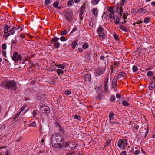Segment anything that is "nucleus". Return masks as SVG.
<instances>
[{"label": "nucleus", "mask_w": 155, "mask_h": 155, "mask_svg": "<svg viewBox=\"0 0 155 155\" xmlns=\"http://www.w3.org/2000/svg\"><path fill=\"white\" fill-rule=\"evenodd\" d=\"M61 134L59 133L54 134L51 137V141L52 143L53 142L54 143L55 142H56L58 143L59 142H60L61 143L58 144V145H69V144H71V143L69 141L66 142L64 144L65 142L64 140H61ZM54 144H55V143H54Z\"/></svg>", "instance_id": "1"}, {"label": "nucleus", "mask_w": 155, "mask_h": 155, "mask_svg": "<svg viewBox=\"0 0 155 155\" xmlns=\"http://www.w3.org/2000/svg\"><path fill=\"white\" fill-rule=\"evenodd\" d=\"M1 86L8 89L14 90L16 88L17 84L14 80H5L1 84Z\"/></svg>", "instance_id": "2"}, {"label": "nucleus", "mask_w": 155, "mask_h": 155, "mask_svg": "<svg viewBox=\"0 0 155 155\" xmlns=\"http://www.w3.org/2000/svg\"><path fill=\"white\" fill-rule=\"evenodd\" d=\"M64 18L69 22H71L73 19V14L71 10H68L64 13Z\"/></svg>", "instance_id": "3"}, {"label": "nucleus", "mask_w": 155, "mask_h": 155, "mask_svg": "<svg viewBox=\"0 0 155 155\" xmlns=\"http://www.w3.org/2000/svg\"><path fill=\"white\" fill-rule=\"evenodd\" d=\"M12 59L17 63L18 61H20L22 59V57L21 55L19 54L18 52L15 51L13 54L12 56Z\"/></svg>", "instance_id": "4"}, {"label": "nucleus", "mask_w": 155, "mask_h": 155, "mask_svg": "<svg viewBox=\"0 0 155 155\" xmlns=\"http://www.w3.org/2000/svg\"><path fill=\"white\" fill-rule=\"evenodd\" d=\"M40 110L41 112L48 115L50 113L49 108L45 105L42 106L40 107Z\"/></svg>", "instance_id": "5"}, {"label": "nucleus", "mask_w": 155, "mask_h": 155, "mask_svg": "<svg viewBox=\"0 0 155 155\" xmlns=\"http://www.w3.org/2000/svg\"><path fill=\"white\" fill-rule=\"evenodd\" d=\"M97 32L99 36L103 38H105L104 30L102 27L99 26L98 28Z\"/></svg>", "instance_id": "6"}, {"label": "nucleus", "mask_w": 155, "mask_h": 155, "mask_svg": "<svg viewBox=\"0 0 155 155\" xmlns=\"http://www.w3.org/2000/svg\"><path fill=\"white\" fill-rule=\"evenodd\" d=\"M105 71L104 68H98L96 72V76L97 77L101 75L104 73Z\"/></svg>", "instance_id": "7"}, {"label": "nucleus", "mask_w": 155, "mask_h": 155, "mask_svg": "<svg viewBox=\"0 0 155 155\" xmlns=\"http://www.w3.org/2000/svg\"><path fill=\"white\" fill-rule=\"evenodd\" d=\"M127 143V140L126 139H120L118 141L117 145H125Z\"/></svg>", "instance_id": "8"}, {"label": "nucleus", "mask_w": 155, "mask_h": 155, "mask_svg": "<svg viewBox=\"0 0 155 155\" xmlns=\"http://www.w3.org/2000/svg\"><path fill=\"white\" fill-rule=\"evenodd\" d=\"M14 33L15 31L13 30V29L11 28L10 30L6 32V34H7V35H6L5 37L8 38V36L12 35H14Z\"/></svg>", "instance_id": "9"}, {"label": "nucleus", "mask_w": 155, "mask_h": 155, "mask_svg": "<svg viewBox=\"0 0 155 155\" xmlns=\"http://www.w3.org/2000/svg\"><path fill=\"white\" fill-rule=\"evenodd\" d=\"M85 80L86 81H88L89 82H91V75L90 74H87L84 75V76Z\"/></svg>", "instance_id": "10"}, {"label": "nucleus", "mask_w": 155, "mask_h": 155, "mask_svg": "<svg viewBox=\"0 0 155 155\" xmlns=\"http://www.w3.org/2000/svg\"><path fill=\"white\" fill-rule=\"evenodd\" d=\"M116 7L117 9L116 10V12L117 13H118L120 11V9L121 8V9H123L122 5H121V4L120 3H117Z\"/></svg>", "instance_id": "11"}, {"label": "nucleus", "mask_w": 155, "mask_h": 155, "mask_svg": "<svg viewBox=\"0 0 155 155\" xmlns=\"http://www.w3.org/2000/svg\"><path fill=\"white\" fill-rule=\"evenodd\" d=\"M4 34H6V32L8 31V29L10 28V27L8 26L7 24H4Z\"/></svg>", "instance_id": "12"}, {"label": "nucleus", "mask_w": 155, "mask_h": 155, "mask_svg": "<svg viewBox=\"0 0 155 155\" xmlns=\"http://www.w3.org/2000/svg\"><path fill=\"white\" fill-rule=\"evenodd\" d=\"M126 74L124 72H120L117 76V78L118 79L122 77H125L126 76Z\"/></svg>", "instance_id": "13"}, {"label": "nucleus", "mask_w": 155, "mask_h": 155, "mask_svg": "<svg viewBox=\"0 0 155 155\" xmlns=\"http://www.w3.org/2000/svg\"><path fill=\"white\" fill-rule=\"evenodd\" d=\"M59 4V2L56 1L53 4V6L54 8H57L59 9H61V6L58 7Z\"/></svg>", "instance_id": "14"}, {"label": "nucleus", "mask_w": 155, "mask_h": 155, "mask_svg": "<svg viewBox=\"0 0 155 155\" xmlns=\"http://www.w3.org/2000/svg\"><path fill=\"white\" fill-rule=\"evenodd\" d=\"M155 87V82L153 81L149 85V89L151 90H153Z\"/></svg>", "instance_id": "15"}, {"label": "nucleus", "mask_w": 155, "mask_h": 155, "mask_svg": "<svg viewBox=\"0 0 155 155\" xmlns=\"http://www.w3.org/2000/svg\"><path fill=\"white\" fill-rule=\"evenodd\" d=\"M78 41L77 40H75L72 43V48L74 49L75 48L77 44Z\"/></svg>", "instance_id": "16"}, {"label": "nucleus", "mask_w": 155, "mask_h": 155, "mask_svg": "<svg viewBox=\"0 0 155 155\" xmlns=\"http://www.w3.org/2000/svg\"><path fill=\"white\" fill-rule=\"evenodd\" d=\"M85 9V6L84 5H83L80 8V15H81V16L82 15V14L84 12Z\"/></svg>", "instance_id": "17"}, {"label": "nucleus", "mask_w": 155, "mask_h": 155, "mask_svg": "<svg viewBox=\"0 0 155 155\" xmlns=\"http://www.w3.org/2000/svg\"><path fill=\"white\" fill-rule=\"evenodd\" d=\"M59 38H58L55 37L51 39V43L52 44L53 43L57 42H56L59 40Z\"/></svg>", "instance_id": "18"}, {"label": "nucleus", "mask_w": 155, "mask_h": 155, "mask_svg": "<svg viewBox=\"0 0 155 155\" xmlns=\"http://www.w3.org/2000/svg\"><path fill=\"white\" fill-rule=\"evenodd\" d=\"M92 12L95 17L97 16L98 15V11L96 8H94L92 10Z\"/></svg>", "instance_id": "19"}, {"label": "nucleus", "mask_w": 155, "mask_h": 155, "mask_svg": "<svg viewBox=\"0 0 155 155\" xmlns=\"http://www.w3.org/2000/svg\"><path fill=\"white\" fill-rule=\"evenodd\" d=\"M114 114L113 112H110L109 115V119L110 120H111L114 119Z\"/></svg>", "instance_id": "20"}, {"label": "nucleus", "mask_w": 155, "mask_h": 155, "mask_svg": "<svg viewBox=\"0 0 155 155\" xmlns=\"http://www.w3.org/2000/svg\"><path fill=\"white\" fill-rule=\"evenodd\" d=\"M109 18L110 19L113 20L115 18L114 12L110 13L108 15Z\"/></svg>", "instance_id": "21"}, {"label": "nucleus", "mask_w": 155, "mask_h": 155, "mask_svg": "<svg viewBox=\"0 0 155 155\" xmlns=\"http://www.w3.org/2000/svg\"><path fill=\"white\" fill-rule=\"evenodd\" d=\"M63 149L66 151H71L72 150L70 146H64Z\"/></svg>", "instance_id": "22"}, {"label": "nucleus", "mask_w": 155, "mask_h": 155, "mask_svg": "<svg viewBox=\"0 0 155 155\" xmlns=\"http://www.w3.org/2000/svg\"><path fill=\"white\" fill-rule=\"evenodd\" d=\"M144 147L146 150L152 151L153 149V147L152 146H144Z\"/></svg>", "instance_id": "23"}, {"label": "nucleus", "mask_w": 155, "mask_h": 155, "mask_svg": "<svg viewBox=\"0 0 155 155\" xmlns=\"http://www.w3.org/2000/svg\"><path fill=\"white\" fill-rule=\"evenodd\" d=\"M118 78L117 77L115 76L114 77L113 80V81L112 82V84H114V85H117V81Z\"/></svg>", "instance_id": "24"}, {"label": "nucleus", "mask_w": 155, "mask_h": 155, "mask_svg": "<svg viewBox=\"0 0 155 155\" xmlns=\"http://www.w3.org/2000/svg\"><path fill=\"white\" fill-rule=\"evenodd\" d=\"M57 72L59 76L60 75L64 73V71L60 69H58L57 70Z\"/></svg>", "instance_id": "25"}, {"label": "nucleus", "mask_w": 155, "mask_h": 155, "mask_svg": "<svg viewBox=\"0 0 155 155\" xmlns=\"http://www.w3.org/2000/svg\"><path fill=\"white\" fill-rule=\"evenodd\" d=\"M150 19L149 17H146L144 20V22L146 24H147L150 22Z\"/></svg>", "instance_id": "26"}, {"label": "nucleus", "mask_w": 155, "mask_h": 155, "mask_svg": "<svg viewBox=\"0 0 155 155\" xmlns=\"http://www.w3.org/2000/svg\"><path fill=\"white\" fill-rule=\"evenodd\" d=\"M29 127H36V124L35 121H33L29 125Z\"/></svg>", "instance_id": "27"}, {"label": "nucleus", "mask_w": 155, "mask_h": 155, "mask_svg": "<svg viewBox=\"0 0 155 155\" xmlns=\"http://www.w3.org/2000/svg\"><path fill=\"white\" fill-rule=\"evenodd\" d=\"M100 0H92L91 2V3L93 5H96L98 4Z\"/></svg>", "instance_id": "28"}, {"label": "nucleus", "mask_w": 155, "mask_h": 155, "mask_svg": "<svg viewBox=\"0 0 155 155\" xmlns=\"http://www.w3.org/2000/svg\"><path fill=\"white\" fill-rule=\"evenodd\" d=\"M119 28L124 31H125V32L127 31V30L125 26H124L123 25H120Z\"/></svg>", "instance_id": "29"}, {"label": "nucleus", "mask_w": 155, "mask_h": 155, "mask_svg": "<svg viewBox=\"0 0 155 155\" xmlns=\"http://www.w3.org/2000/svg\"><path fill=\"white\" fill-rule=\"evenodd\" d=\"M122 104L124 106H127L129 105V103L124 99V100L122 102Z\"/></svg>", "instance_id": "30"}, {"label": "nucleus", "mask_w": 155, "mask_h": 155, "mask_svg": "<svg viewBox=\"0 0 155 155\" xmlns=\"http://www.w3.org/2000/svg\"><path fill=\"white\" fill-rule=\"evenodd\" d=\"M54 46L56 48H58L60 47V43L59 42H56L54 43Z\"/></svg>", "instance_id": "31"}, {"label": "nucleus", "mask_w": 155, "mask_h": 155, "mask_svg": "<svg viewBox=\"0 0 155 155\" xmlns=\"http://www.w3.org/2000/svg\"><path fill=\"white\" fill-rule=\"evenodd\" d=\"M115 100V97L114 95H111L110 99V101L111 102H113Z\"/></svg>", "instance_id": "32"}, {"label": "nucleus", "mask_w": 155, "mask_h": 155, "mask_svg": "<svg viewBox=\"0 0 155 155\" xmlns=\"http://www.w3.org/2000/svg\"><path fill=\"white\" fill-rule=\"evenodd\" d=\"M56 66L58 67V68H60L62 69H64L65 67V64H58V65L55 64Z\"/></svg>", "instance_id": "33"}, {"label": "nucleus", "mask_w": 155, "mask_h": 155, "mask_svg": "<svg viewBox=\"0 0 155 155\" xmlns=\"http://www.w3.org/2000/svg\"><path fill=\"white\" fill-rule=\"evenodd\" d=\"M138 67L137 66L134 65L133 66L132 70L133 72H136L138 70Z\"/></svg>", "instance_id": "34"}, {"label": "nucleus", "mask_w": 155, "mask_h": 155, "mask_svg": "<svg viewBox=\"0 0 155 155\" xmlns=\"http://www.w3.org/2000/svg\"><path fill=\"white\" fill-rule=\"evenodd\" d=\"M115 18L116 17H115L114 19H113L114 20V22L115 24H118L119 22L120 19L118 17H117V19H115Z\"/></svg>", "instance_id": "35"}, {"label": "nucleus", "mask_w": 155, "mask_h": 155, "mask_svg": "<svg viewBox=\"0 0 155 155\" xmlns=\"http://www.w3.org/2000/svg\"><path fill=\"white\" fill-rule=\"evenodd\" d=\"M107 10L110 13H112L113 10V8L111 7H109L108 6L107 7Z\"/></svg>", "instance_id": "36"}, {"label": "nucleus", "mask_w": 155, "mask_h": 155, "mask_svg": "<svg viewBox=\"0 0 155 155\" xmlns=\"http://www.w3.org/2000/svg\"><path fill=\"white\" fill-rule=\"evenodd\" d=\"M88 44L87 43H85L83 45L82 47L84 49H86L88 47Z\"/></svg>", "instance_id": "37"}, {"label": "nucleus", "mask_w": 155, "mask_h": 155, "mask_svg": "<svg viewBox=\"0 0 155 155\" xmlns=\"http://www.w3.org/2000/svg\"><path fill=\"white\" fill-rule=\"evenodd\" d=\"M113 36L116 40L117 41H119V36L117 34H114Z\"/></svg>", "instance_id": "38"}, {"label": "nucleus", "mask_w": 155, "mask_h": 155, "mask_svg": "<svg viewBox=\"0 0 155 155\" xmlns=\"http://www.w3.org/2000/svg\"><path fill=\"white\" fill-rule=\"evenodd\" d=\"M58 130L59 131L61 132V133H62V132L63 133V135L65 134L64 133V130L62 127H59Z\"/></svg>", "instance_id": "39"}, {"label": "nucleus", "mask_w": 155, "mask_h": 155, "mask_svg": "<svg viewBox=\"0 0 155 155\" xmlns=\"http://www.w3.org/2000/svg\"><path fill=\"white\" fill-rule=\"evenodd\" d=\"M74 3L73 1L72 0H69L67 2V4L69 5H70L71 6H72L73 4Z\"/></svg>", "instance_id": "40"}, {"label": "nucleus", "mask_w": 155, "mask_h": 155, "mask_svg": "<svg viewBox=\"0 0 155 155\" xmlns=\"http://www.w3.org/2000/svg\"><path fill=\"white\" fill-rule=\"evenodd\" d=\"M71 91L68 90H66L65 91V94L67 95H68L71 94Z\"/></svg>", "instance_id": "41"}, {"label": "nucleus", "mask_w": 155, "mask_h": 155, "mask_svg": "<svg viewBox=\"0 0 155 155\" xmlns=\"http://www.w3.org/2000/svg\"><path fill=\"white\" fill-rule=\"evenodd\" d=\"M74 118L75 119H78V120L79 121H81V118L79 116L77 115H75L74 117Z\"/></svg>", "instance_id": "42"}, {"label": "nucleus", "mask_w": 155, "mask_h": 155, "mask_svg": "<svg viewBox=\"0 0 155 155\" xmlns=\"http://www.w3.org/2000/svg\"><path fill=\"white\" fill-rule=\"evenodd\" d=\"M26 105H24L21 108V111L19 112V113L20 114L26 108Z\"/></svg>", "instance_id": "43"}, {"label": "nucleus", "mask_w": 155, "mask_h": 155, "mask_svg": "<svg viewBox=\"0 0 155 155\" xmlns=\"http://www.w3.org/2000/svg\"><path fill=\"white\" fill-rule=\"evenodd\" d=\"M2 49L4 50H5L6 49L7 45L6 43H4L2 44Z\"/></svg>", "instance_id": "44"}, {"label": "nucleus", "mask_w": 155, "mask_h": 155, "mask_svg": "<svg viewBox=\"0 0 155 155\" xmlns=\"http://www.w3.org/2000/svg\"><path fill=\"white\" fill-rule=\"evenodd\" d=\"M17 43V41L15 39V40H12V42L11 43V46L12 47L14 44H15Z\"/></svg>", "instance_id": "45"}, {"label": "nucleus", "mask_w": 155, "mask_h": 155, "mask_svg": "<svg viewBox=\"0 0 155 155\" xmlns=\"http://www.w3.org/2000/svg\"><path fill=\"white\" fill-rule=\"evenodd\" d=\"M52 147L54 148H58L59 149H60L61 148H63V147H64V146H52Z\"/></svg>", "instance_id": "46"}, {"label": "nucleus", "mask_w": 155, "mask_h": 155, "mask_svg": "<svg viewBox=\"0 0 155 155\" xmlns=\"http://www.w3.org/2000/svg\"><path fill=\"white\" fill-rule=\"evenodd\" d=\"M141 11L143 12H144V13H146L147 12V10H145L143 8H140V9H139L138 11Z\"/></svg>", "instance_id": "47"}, {"label": "nucleus", "mask_w": 155, "mask_h": 155, "mask_svg": "<svg viewBox=\"0 0 155 155\" xmlns=\"http://www.w3.org/2000/svg\"><path fill=\"white\" fill-rule=\"evenodd\" d=\"M147 75L148 76H152L153 75V73L151 71H148L147 73Z\"/></svg>", "instance_id": "48"}, {"label": "nucleus", "mask_w": 155, "mask_h": 155, "mask_svg": "<svg viewBox=\"0 0 155 155\" xmlns=\"http://www.w3.org/2000/svg\"><path fill=\"white\" fill-rule=\"evenodd\" d=\"M108 80H109V76H107L106 77V78H105L104 83V84H106V85L107 84V83L108 82Z\"/></svg>", "instance_id": "49"}, {"label": "nucleus", "mask_w": 155, "mask_h": 155, "mask_svg": "<svg viewBox=\"0 0 155 155\" xmlns=\"http://www.w3.org/2000/svg\"><path fill=\"white\" fill-rule=\"evenodd\" d=\"M75 152H74V151H72L71 152H70L69 153H67L66 155H72V154H75Z\"/></svg>", "instance_id": "50"}, {"label": "nucleus", "mask_w": 155, "mask_h": 155, "mask_svg": "<svg viewBox=\"0 0 155 155\" xmlns=\"http://www.w3.org/2000/svg\"><path fill=\"white\" fill-rule=\"evenodd\" d=\"M37 110H34L33 111V112L32 113L33 118L35 117L36 116L37 114Z\"/></svg>", "instance_id": "51"}, {"label": "nucleus", "mask_w": 155, "mask_h": 155, "mask_svg": "<svg viewBox=\"0 0 155 155\" xmlns=\"http://www.w3.org/2000/svg\"><path fill=\"white\" fill-rule=\"evenodd\" d=\"M120 11L118 13L120 14V16L121 17L122 16V13L123 12V9H120Z\"/></svg>", "instance_id": "52"}, {"label": "nucleus", "mask_w": 155, "mask_h": 155, "mask_svg": "<svg viewBox=\"0 0 155 155\" xmlns=\"http://www.w3.org/2000/svg\"><path fill=\"white\" fill-rule=\"evenodd\" d=\"M111 142V140H107L106 142V144L107 145H108L110 144Z\"/></svg>", "instance_id": "53"}, {"label": "nucleus", "mask_w": 155, "mask_h": 155, "mask_svg": "<svg viewBox=\"0 0 155 155\" xmlns=\"http://www.w3.org/2000/svg\"><path fill=\"white\" fill-rule=\"evenodd\" d=\"M123 18H124V22L122 24H124V23H125L127 21H125V20L127 19V16H126L125 15H124L123 16Z\"/></svg>", "instance_id": "54"}, {"label": "nucleus", "mask_w": 155, "mask_h": 155, "mask_svg": "<svg viewBox=\"0 0 155 155\" xmlns=\"http://www.w3.org/2000/svg\"><path fill=\"white\" fill-rule=\"evenodd\" d=\"M60 39L62 41H64L66 40L65 37L64 36H62L61 37Z\"/></svg>", "instance_id": "55"}, {"label": "nucleus", "mask_w": 155, "mask_h": 155, "mask_svg": "<svg viewBox=\"0 0 155 155\" xmlns=\"http://www.w3.org/2000/svg\"><path fill=\"white\" fill-rule=\"evenodd\" d=\"M50 2V0H45V5H47Z\"/></svg>", "instance_id": "56"}, {"label": "nucleus", "mask_w": 155, "mask_h": 155, "mask_svg": "<svg viewBox=\"0 0 155 155\" xmlns=\"http://www.w3.org/2000/svg\"><path fill=\"white\" fill-rule=\"evenodd\" d=\"M2 53L3 54V56H4L5 57H6V51H2Z\"/></svg>", "instance_id": "57"}, {"label": "nucleus", "mask_w": 155, "mask_h": 155, "mask_svg": "<svg viewBox=\"0 0 155 155\" xmlns=\"http://www.w3.org/2000/svg\"><path fill=\"white\" fill-rule=\"evenodd\" d=\"M117 85H113V88H114V91H117Z\"/></svg>", "instance_id": "58"}, {"label": "nucleus", "mask_w": 155, "mask_h": 155, "mask_svg": "<svg viewBox=\"0 0 155 155\" xmlns=\"http://www.w3.org/2000/svg\"><path fill=\"white\" fill-rule=\"evenodd\" d=\"M121 96V94L119 93H117L116 95V97L118 98H120Z\"/></svg>", "instance_id": "59"}, {"label": "nucleus", "mask_w": 155, "mask_h": 155, "mask_svg": "<svg viewBox=\"0 0 155 155\" xmlns=\"http://www.w3.org/2000/svg\"><path fill=\"white\" fill-rule=\"evenodd\" d=\"M104 89L106 92H107L108 91V88H107V84H106H106H104Z\"/></svg>", "instance_id": "60"}, {"label": "nucleus", "mask_w": 155, "mask_h": 155, "mask_svg": "<svg viewBox=\"0 0 155 155\" xmlns=\"http://www.w3.org/2000/svg\"><path fill=\"white\" fill-rule=\"evenodd\" d=\"M55 126L56 127H61L60 124L58 123V122L56 123H55Z\"/></svg>", "instance_id": "61"}, {"label": "nucleus", "mask_w": 155, "mask_h": 155, "mask_svg": "<svg viewBox=\"0 0 155 155\" xmlns=\"http://www.w3.org/2000/svg\"><path fill=\"white\" fill-rule=\"evenodd\" d=\"M120 155H127L126 151H124L122 152Z\"/></svg>", "instance_id": "62"}, {"label": "nucleus", "mask_w": 155, "mask_h": 155, "mask_svg": "<svg viewBox=\"0 0 155 155\" xmlns=\"http://www.w3.org/2000/svg\"><path fill=\"white\" fill-rule=\"evenodd\" d=\"M67 33V30H64L62 33V35H65Z\"/></svg>", "instance_id": "63"}, {"label": "nucleus", "mask_w": 155, "mask_h": 155, "mask_svg": "<svg viewBox=\"0 0 155 155\" xmlns=\"http://www.w3.org/2000/svg\"><path fill=\"white\" fill-rule=\"evenodd\" d=\"M139 153V151L138 150H137L134 153L136 155H138Z\"/></svg>", "instance_id": "64"}]
</instances>
